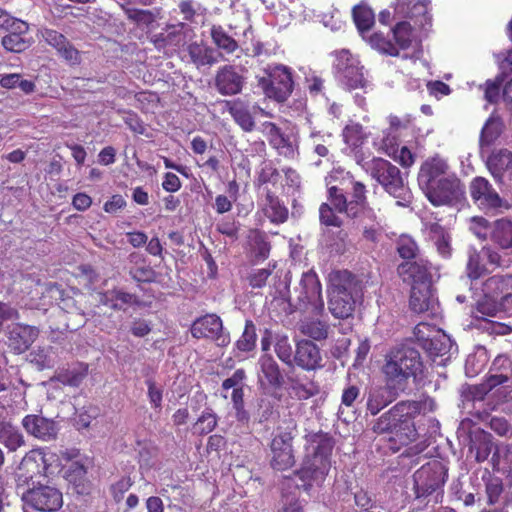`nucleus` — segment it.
Returning a JSON list of instances; mask_svg holds the SVG:
<instances>
[{
  "instance_id": "f257e3e1",
  "label": "nucleus",
  "mask_w": 512,
  "mask_h": 512,
  "mask_svg": "<svg viewBox=\"0 0 512 512\" xmlns=\"http://www.w3.org/2000/svg\"><path fill=\"white\" fill-rule=\"evenodd\" d=\"M435 406L434 400L429 397L420 401H401L377 420L374 431L389 433L390 449L396 452L417 439L414 418L434 411Z\"/></svg>"
},
{
  "instance_id": "f03ea898",
  "label": "nucleus",
  "mask_w": 512,
  "mask_h": 512,
  "mask_svg": "<svg viewBox=\"0 0 512 512\" xmlns=\"http://www.w3.org/2000/svg\"><path fill=\"white\" fill-rule=\"evenodd\" d=\"M418 184L435 206L450 205L464 195L459 178L451 171L447 160L439 155L430 157L422 163L418 173Z\"/></svg>"
},
{
  "instance_id": "7ed1b4c3",
  "label": "nucleus",
  "mask_w": 512,
  "mask_h": 512,
  "mask_svg": "<svg viewBox=\"0 0 512 512\" xmlns=\"http://www.w3.org/2000/svg\"><path fill=\"white\" fill-rule=\"evenodd\" d=\"M308 456L302 468L296 473L301 483L298 488L309 492L314 485H321L327 476L330 467V456L334 446L333 440L327 434H314L310 437Z\"/></svg>"
},
{
  "instance_id": "20e7f679",
  "label": "nucleus",
  "mask_w": 512,
  "mask_h": 512,
  "mask_svg": "<svg viewBox=\"0 0 512 512\" xmlns=\"http://www.w3.org/2000/svg\"><path fill=\"white\" fill-rule=\"evenodd\" d=\"M422 370L423 363L418 350L406 344L392 348L383 366L387 386L396 392L403 391L408 379H416Z\"/></svg>"
},
{
  "instance_id": "39448f33",
  "label": "nucleus",
  "mask_w": 512,
  "mask_h": 512,
  "mask_svg": "<svg viewBox=\"0 0 512 512\" xmlns=\"http://www.w3.org/2000/svg\"><path fill=\"white\" fill-rule=\"evenodd\" d=\"M355 160L387 193L397 199V205L405 207L410 204L411 192L398 167L383 158H366L359 152L355 154Z\"/></svg>"
},
{
  "instance_id": "423d86ee",
  "label": "nucleus",
  "mask_w": 512,
  "mask_h": 512,
  "mask_svg": "<svg viewBox=\"0 0 512 512\" xmlns=\"http://www.w3.org/2000/svg\"><path fill=\"white\" fill-rule=\"evenodd\" d=\"M393 40L386 37L383 33L375 32L368 39V44L374 50L381 54L409 58L407 53L401 54V51L415 49L418 47V38L415 30L407 21H400L392 28Z\"/></svg>"
},
{
  "instance_id": "0eeeda50",
  "label": "nucleus",
  "mask_w": 512,
  "mask_h": 512,
  "mask_svg": "<svg viewBox=\"0 0 512 512\" xmlns=\"http://www.w3.org/2000/svg\"><path fill=\"white\" fill-rule=\"evenodd\" d=\"M448 469L439 460H432L419 468L413 475L414 492L417 499H428L439 503L443 497V487Z\"/></svg>"
},
{
  "instance_id": "6e6552de",
  "label": "nucleus",
  "mask_w": 512,
  "mask_h": 512,
  "mask_svg": "<svg viewBox=\"0 0 512 512\" xmlns=\"http://www.w3.org/2000/svg\"><path fill=\"white\" fill-rule=\"evenodd\" d=\"M258 86L266 97L277 102H284L293 91L292 70L282 64L268 65L263 76H257Z\"/></svg>"
},
{
  "instance_id": "1a4fd4ad",
  "label": "nucleus",
  "mask_w": 512,
  "mask_h": 512,
  "mask_svg": "<svg viewBox=\"0 0 512 512\" xmlns=\"http://www.w3.org/2000/svg\"><path fill=\"white\" fill-rule=\"evenodd\" d=\"M291 299L296 308L304 312L318 315L324 311L322 287L314 271L302 274L298 285L293 289Z\"/></svg>"
},
{
  "instance_id": "9d476101",
  "label": "nucleus",
  "mask_w": 512,
  "mask_h": 512,
  "mask_svg": "<svg viewBox=\"0 0 512 512\" xmlns=\"http://www.w3.org/2000/svg\"><path fill=\"white\" fill-rule=\"evenodd\" d=\"M194 38V29L188 24L179 22L168 25L163 32L154 36L153 42L157 49H163L167 54L181 53L184 59L186 57L185 49Z\"/></svg>"
},
{
  "instance_id": "9b49d317",
  "label": "nucleus",
  "mask_w": 512,
  "mask_h": 512,
  "mask_svg": "<svg viewBox=\"0 0 512 512\" xmlns=\"http://www.w3.org/2000/svg\"><path fill=\"white\" fill-rule=\"evenodd\" d=\"M261 131L279 155L288 159L299 155V135L294 127L282 130L272 122H264Z\"/></svg>"
},
{
  "instance_id": "f8f14e48",
  "label": "nucleus",
  "mask_w": 512,
  "mask_h": 512,
  "mask_svg": "<svg viewBox=\"0 0 512 512\" xmlns=\"http://www.w3.org/2000/svg\"><path fill=\"white\" fill-rule=\"evenodd\" d=\"M25 505L40 512H55L63 505L62 493L55 487L39 485L27 490L22 495Z\"/></svg>"
},
{
  "instance_id": "ddd939ff",
  "label": "nucleus",
  "mask_w": 512,
  "mask_h": 512,
  "mask_svg": "<svg viewBox=\"0 0 512 512\" xmlns=\"http://www.w3.org/2000/svg\"><path fill=\"white\" fill-rule=\"evenodd\" d=\"M414 334L432 357L445 356L453 348V342L447 334L431 328L428 324L419 323L414 329Z\"/></svg>"
},
{
  "instance_id": "4468645a",
  "label": "nucleus",
  "mask_w": 512,
  "mask_h": 512,
  "mask_svg": "<svg viewBox=\"0 0 512 512\" xmlns=\"http://www.w3.org/2000/svg\"><path fill=\"white\" fill-rule=\"evenodd\" d=\"M470 196L476 206L484 211H492L506 207L505 201L484 177H475L469 185Z\"/></svg>"
},
{
  "instance_id": "2eb2a0df",
  "label": "nucleus",
  "mask_w": 512,
  "mask_h": 512,
  "mask_svg": "<svg viewBox=\"0 0 512 512\" xmlns=\"http://www.w3.org/2000/svg\"><path fill=\"white\" fill-rule=\"evenodd\" d=\"M191 334L194 338H207L216 342L218 346H227L230 336L223 331V323L216 314H206L197 318L191 326Z\"/></svg>"
},
{
  "instance_id": "dca6fc26",
  "label": "nucleus",
  "mask_w": 512,
  "mask_h": 512,
  "mask_svg": "<svg viewBox=\"0 0 512 512\" xmlns=\"http://www.w3.org/2000/svg\"><path fill=\"white\" fill-rule=\"evenodd\" d=\"M293 435L289 431H279L271 441V466L275 470L284 471L291 468L294 463L292 449Z\"/></svg>"
},
{
  "instance_id": "f3484780",
  "label": "nucleus",
  "mask_w": 512,
  "mask_h": 512,
  "mask_svg": "<svg viewBox=\"0 0 512 512\" xmlns=\"http://www.w3.org/2000/svg\"><path fill=\"white\" fill-rule=\"evenodd\" d=\"M486 167L496 183H512V151L507 148L494 149L486 160Z\"/></svg>"
},
{
  "instance_id": "a211bd4d",
  "label": "nucleus",
  "mask_w": 512,
  "mask_h": 512,
  "mask_svg": "<svg viewBox=\"0 0 512 512\" xmlns=\"http://www.w3.org/2000/svg\"><path fill=\"white\" fill-rule=\"evenodd\" d=\"M431 265L424 258L405 261L398 266V274L410 286H431Z\"/></svg>"
},
{
  "instance_id": "6ab92c4d",
  "label": "nucleus",
  "mask_w": 512,
  "mask_h": 512,
  "mask_svg": "<svg viewBox=\"0 0 512 512\" xmlns=\"http://www.w3.org/2000/svg\"><path fill=\"white\" fill-rule=\"evenodd\" d=\"M26 469L35 464L37 472L45 476L56 473L60 468L57 455L47 449H34L28 452L22 459L21 463Z\"/></svg>"
},
{
  "instance_id": "aec40b11",
  "label": "nucleus",
  "mask_w": 512,
  "mask_h": 512,
  "mask_svg": "<svg viewBox=\"0 0 512 512\" xmlns=\"http://www.w3.org/2000/svg\"><path fill=\"white\" fill-rule=\"evenodd\" d=\"M22 426L28 434L44 441L54 439L59 430L54 420L34 414L26 415Z\"/></svg>"
},
{
  "instance_id": "412c9836",
  "label": "nucleus",
  "mask_w": 512,
  "mask_h": 512,
  "mask_svg": "<svg viewBox=\"0 0 512 512\" xmlns=\"http://www.w3.org/2000/svg\"><path fill=\"white\" fill-rule=\"evenodd\" d=\"M243 85V76L233 66L225 65L216 73L215 87L221 95H236L242 91Z\"/></svg>"
},
{
  "instance_id": "4be33fe9",
  "label": "nucleus",
  "mask_w": 512,
  "mask_h": 512,
  "mask_svg": "<svg viewBox=\"0 0 512 512\" xmlns=\"http://www.w3.org/2000/svg\"><path fill=\"white\" fill-rule=\"evenodd\" d=\"M294 360L299 367L306 371L323 367V358L319 347L309 340H301L297 343Z\"/></svg>"
},
{
  "instance_id": "5701e85b",
  "label": "nucleus",
  "mask_w": 512,
  "mask_h": 512,
  "mask_svg": "<svg viewBox=\"0 0 512 512\" xmlns=\"http://www.w3.org/2000/svg\"><path fill=\"white\" fill-rule=\"evenodd\" d=\"M39 335L35 326L16 324L9 330V346L18 353L26 351Z\"/></svg>"
},
{
  "instance_id": "b1692460",
  "label": "nucleus",
  "mask_w": 512,
  "mask_h": 512,
  "mask_svg": "<svg viewBox=\"0 0 512 512\" xmlns=\"http://www.w3.org/2000/svg\"><path fill=\"white\" fill-rule=\"evenodd\" d=\"M492 435L484 430L475 429L470 433L469 453L477 462H484L493 448Z\"/></svg>"
},
{
  "instance_id": "393cba45",
  "label": "nucleus",
  "mask_w": 512,
  "mask_h": 512,
  "mask_svg": "<svg viewBox=\"0 0 512 512\" xmlns=\"http://www.w3.org/2000/svg\"><path fill=\"white\" fill-rule=\"evenodd\" d=\"M41 35L45 42L54 47L64 59L72 64L79 61L78 51L61 33L52 29H43Z\"/></svg>"
},
{
  "instance_id": "a878e982",
  "label": "nucleus",
  "mask_w": 512,
  "mask_h": 512,
  "mask_svg": "<svg viewBox=\"0 0 512 512\" xmlns=\"http://www.w3.org/2000/svg\"><path fill=\"white\" fill-rule=\"evenodd\" d=\"M0 442L12 452L25 444L19 429L6 419L5 408L2 406H0Z\"/></svg>"
},
{
  "instance_id": "bb28decb",
  "label": "nucleus",
  "mask_w": 512,
  "mask_h": 512,
  "mask_svg": "<svg viewBox=\"0 0 512 512\" xmlns=\"http://www.w3.org/2000/svg\"><path fill=\"white\" fill-rule=\"evenodd\" d=\"M13 31L2 38L3 47L10 52L20 53L30 46V41L25 37L28 31V24L24 21L14 22L10 27Z\"/></svg>"
},
{
  "instance_id": "cd10ccee",
  "label": "nucleus",
  "mask_w": 512,
  "mask_h": 512,
  "mask_svg": "<svg viewBox=\"0 0 512 512\" xmlns=\"http://www.w3.org/2000/svg\"><path fill=\"white\" fill-rule=\"evenodd\" d=\"M189 60L197 68L211 66L218 61L216 51L202 42H192L185 49Z\"/></svg>"
},
{
  "instance_id": "c85d7f7f",
  "label": "nucleus",
  "mask_w": 512,
  "mask_h": 512,
  "mask_svg": "<svg viewBox=\"0 0 512 512\" xmlns=\"http://www.w3.org/2000/svg\"><path fill=\"white\" fill-rule=\"evenodd\" d=\"M381 143L382 150L401 166L410 167L413 165L414 155L406 146L399 147L396 135L392 137L390 134L383 136Z\"/></svg>"
},
{
  "instance_id": "c756f323",
  "label": "nucleus",
  "mask_w": 512,
  "mask_h": 512,
  "mask_svg": "<svg viewBox=\"0 0 512 512\" xmlns=\"http://www.w3.org/2000/svg\"><path fill=\"white\" fill-rule=\"evenodd\" d=\"M489 239L501 249L512 248V221L502 218L492 222Z\"/></svg>"
},
{
  "instance_id": "7c9ffc66",
  "label": "nucleus",
  "mask_w": 512,
  "mask_h": 512,
  "mask_svg": "<svg viewBox=\"0 0 512 512\" xmlns=\"http://www.w3.org/2000/svg\"><path fill=\"white\" fill-rule=\"evenodd\" d=\"M355 288V280L350 272L337 270L329 274V295L354 294Z\"/></svg>"
},
{
  "instance_id": "2f4dec72",
  "label": "nucleus",
  "mask_w": 512,
  "mask_h": 512,
  "mask_svg": "<svg viewBox=\"0 0 512 512\" xmlns=\"http://www.w3.org/2000/svg\"><path fill=\"white\" fill-rule=\"evenodd\" d=\"M431 286H411L409 305L415 313H423L434 306Z\"/></svg>"
},
{
  "instance_id": "473e14b6",
  "label": "nucleus",
  "mask_w": 512,
  "mask_h": 512,
  "mask_svg": "<svg viewBox=\"0 0 512 512\" xmlns=\"http://www.w3.org/2000/svg\"><path fill=\"white\" fill-rule=\"evenodd\" d=\"M355 300L353 294L329 295V310L331 314L340 319H346L353 314Z\"/></svg>"
},
{
  "instance_id": "72a5a7b5",
  "label": "nucleus",
  "mask_w": 512,
  "mask_h": 512,
  "mask_svg": "<svg viewBox=\"0 0 512 512\" xmlns=\"http://www.w3.org/2000/svg\"><path fill=\"white\" fill-rule=\"evenodd\" d=\"M353 19L363 40L368 43L369 31L375 22L374 12L366 5H358L353 9Z\"/></svg>"
},
{
  "instance_id": "f704fd0d",
  "label": "nucleus",
  "mask_w": 512,
  "mask_h": 512,
  "mask_svg": "<svg viewBox=\"0 0 512 512\" xmlns=\"http://www.w3.org/2000/svg\"><path fill=\"white\" fill-rule=\"evenodd\" d=\"M336 76L339 81L349 89L366 88L367 86V81L363 74V67L360 66L359 60Z\"/></svg>"
},
{
  "instance_id": "c9c22d12",
  "label": "nucleus",
  "mask_w": 512,
  "mask_h": 512,
  "mask_svg": "<svg viewBox=\"0 0 512 512\" xmlns=\"http://www.w3.org/2000/svg\"><path fill=\"white\" fill-rule=\"evenodd\" d=\"M264 214L272 223H283L287 220L288 210L280 201V199L268 192L263 204Z\"/></svg>"
},
{
  "instance_id": "e433bc0d",
  "label": "nucleus",
  "mask_w": 512,
  "mask_h": 512,
  "mask_svg": "<svg viewBox=\"0 0 512 512\" xmlns=\"http://www.w3.org/2000/svg\"><path fill=\"white\" fill-rule=\"evenodd\" d=\"M262 376L260 381L263 382V378L267 381V384L272 387H280L282 384V375L276 361L269 355H264L259 360Z\"/></svg>"
},
{
  "instance_id": "4c0bfd02",
  "label": "nucleus",
  "mask_w": 512,
  "mask_h": 512,
  "mask_svg": "<svg viewBox=\"0 0 512 512\" xmlns=\"http://www.w3.org/2000/svg\"><path fill=\"white\" fill-rule=\"evenodd\" d=\"M88 367L85 364H77L73 367L60 370L54 379L63 385L78 387L87 376Z\"/></svg>"
},
{
  "instance_id": "58836bf2",
  "label": "nucleus",
  "mask_w": 512,
  "mask_h": 512,
  "mask_svg": "<svg viewBox=\"0 0 512 512\" xmlns=\"http://www.w3.org/2000/svg\"><path fill=\"white\" fill-rule=\"evenodd\" d=\"M210 36L217 49L222 53L232 54L239 48L236 40L220 25H213L210 28Z\"/></svg>"
},
{
  "instance_id": "ea45409f",
  "label": "nucleus",
  "mask_w": 512,
  "mask_h": 512,
  "mask_svg": "<svg viewBox=\"0 0 512 512\" xmlns=\"http://www.w3.org/2000/svg\"><path fill=\"white\" fill-rule=\"evenodd\" d=\"M392 401V396L386 388L374 387L371 388L367 398V410L372 414L376 415L384 407H386Z\"/></svg>"
},
{
  "instance_id": "a19ab883",
  "label": "nucleus",
  "mask_w": 512,
  "mask_h": 512,
  "mask_svg": "<svg viewBox=\"0 0 512 512\" xmlns=\"http://www.w3.org/2000/svg\"><path fill=\"white\" fill-rule=\"evenodd\" d=\"M512 362L506 355H498L492 363V371L495 372L491 376L492 385L505 383L512 377Z\"/></svg>"
},
{
  "instance_id": "79ce46f5",
  "label": "nucleus",
  "mask_w": 512,
  "mask_h": 512,
  "mask_svg": "<svg viewBox=\"0 0 512 512\" xmlns=\"http://www.w3.org/2000/svg\"><path fill=\"white\" fill-rule=\"evenodd\" d=\"M363 237L371 242H376L381 235L382 225L381 221L377 220V217L372 209L363 211Z\"/></svg>"
},
{
  "instance_id": "37998d69",
  "label": "nucleus",
  "mask_w": 512,
  "mask_h": 512,
  "mask_svg": "<svg viewBox=\"0 0 512 512\" xmlns=\"http://www.w3.org/2000/svg\"><path fill=\"white\" fill-rule=\"evenodd\" d=\"M429 234L439 254L444 258L449 257L451 255L450 236L444 228L437 223L431 224Z\"/></svg>"
},
{
  "instance_id": "c03bdc74",
  "label": "nucleus",
  "mask_w": 512,
  "mask_h": 512,
  "mask_svg": "<svg viewBox=\"0 0 512 512\" xmlns=\"http://www.w3.org/2000/svg\"><path fill=\"white\" fill-rule=\"evenodd\" d=\"M229 113L234 121L246 132L254 129L255 122L248 108L241 102H234L229 107Z\"/></svg>"
},
{
  "instance_id": "a18cd8bd",
  "label": "nucleus",
  "mask_w": 512,
  "mask_h": 512,
  "mask_svg": "<svg viewBox=\"0 0 512 512\" xmlns=\"http://www.w3.org/2000/svg\"><path fill=\"white\" fill-rule=\"evenodd\" d=\"M300 330L314 340H322L328 335V324L321 320L304 319L301 321Z\"/></svg>"
},
{
  "instance_id": "49530a36",
  "label": "nucleus",
  "mask_w": 512,
  "mask_h": 512,
  "mask_svg": "<svg viewBox=\"0 0 512 512\" xmlns=\"http://www.w3.org/2000/svg\"><path fill=\"white\" fill-rule=\"evenodd\" d=\"M389 128L384 131L383 136L396 135L397 142L401 137L407 136L413 129L411 119L409 117L399 118L397 116H389Z\"/></svg>"
},
{
  "instance_id": "de8ad7c7",
  "label": "nucleus",
  "mask_w": 512,
  "mask_h": 512,
  "mask_svg": "<svg viewBox=\"0 0 512 512\" xmlns=\"http://www.w3.org/2000/svg\"><path fill=\"white\" fill-rule=\"evenodd\" d=\"M249 245L258 260H264L269 256L270 245L264 233L252 230L248 236Z\"/></svg>"
},
{
  "instance_id": "09e8293b",
  "label": "nucleus",
  "mask_w": 512,
  "mask_h": 512,
  "mask_svg": "<svg viewBox=\"0 0 512 512\" xmlns=\"http://www.w3.org/2000/svg\"><path fill=\"white\" fill-rule=\"evenodd\" d=\"M29 358L39 370L51 368L55 364V353L52 347H39L29 354Z\"/></svg>"
},
{
  "instance_id": "8fccbe9b",
  "label": "nucleus",
  "mask_w": 512,
  "mask_h": 512,
  "mask_svg": "<svg viewBox=\"0 0 512 512\" xmlns=\"http://www.w3.org/2000/svg\"><path fill=\"white\" fill-rule=\"evenodd\" d=\"M330 201L335 207L336 211L342 213L345 212L350 217L357 216V210L354 207L353 202H347L345 196L339 193V190L335 186L329 188Z\"/></svg>"
},
{
  "instance_id": "3c124183",
  "label": "nucleus",
  "mask_w": 512,
  "mask_h": 512,
  "mask_svg": "<svg viewBox=\"0 0 512 512\" xmlns=\"http://www.w3.org/2000/svg\"><path fill=\"white\" fill-rule=\"evenodd\" d=\"M291 395L299 400H307L319 392V387L312 381L302 383L298 380H291L289 385Z\"/></svg>"
},
{
  "instance_id": "603ef678",
  "label": "nucleus",
  "mask_w": 512,
  "mask_h": 512,
  "mask_svg": "<svg viewBox=\"0 0 512 512\" xmlns=\"http://www.w3.org/2000/svg\"><path fill=\"white\" fill-rule=\"evenodd\" d=\"M502 132V123L498 117L491 116L485 123L480 137L481 145H490Z\"/></svg>"
},
{
  "instance_id": "864d4df0",
  "label": "nucleus",
  "mask_w": 512,
  "mask_h": 512,
  "mask_svg": "<svg viewBox=\"0 0 512 512\" xmlns=\"http://www.w3.org/2000/svg\"><path fill=\"white\" fill-rule=\"evenodd\" d=\"M235 345L239 352H250L255 348L256 328L252 321H246L244 331Z\"/></svg>"
},
{
  "instance_id": "5fc2aeb1",
  "label": "nucleus",
  "mask_w": 512,
  "mask_h": 512,
  "mask_svg": "<svg viewBox=\"0 0 512 512\" xmlns=\"http://www.w3.org/2000/svg\"><path fill=\"white\" fill-rule=\"evenodd\" d=\"M133 300V295L120 290H115L104 294L101 302L113 309H123L124 305L132 303Z\"/></svg>"
},
{
  "instance_id": "6e6d98bb",
  "label": "nucleus",
  "mask_w": 512,
  "mask_h": 512,
  "mask_svg": "<svg viewBox=\"0 0 512 512\" xmlns=\"http://www.w3.org/2000/svg\"><path fill=\"white\" fill-rule=\"evenodd\" d=\"M217 425V416L211 409H206L202 412L194 425L195 433L205 435L214 430Z\"/></svg>"
},
{
  "instance_id": "4d7b16f0",
  "label": "nucleus",
  "mask_w": 512,
  "mask_h": 512,
  "mask_svg": "<svg viewBox=\"0 0 512 512\" xmlns=\"http://www.w3.org/2000/svg\"><path fill=\"white\" fill-rule=\"evenodd\" d=\"M365 137L363 128L358 123L348 124L343 130V138L346 144L352 147H358L362 144Z\"/></svg>"
},
{
  "instance_id": "13d9d810",
  "label": "nucleus",
  "mask_w": 512,
  "mask_h": 512,
  "mask_svg": "<svg viewBox=\"0 0 512 512\" xmlns=\"http://www.w3.org/2000/svg\"><path fill=\"white\" fill-rule=\"evenodd\" d=\"M397 251L399 255L406 259L407 261H410L411 259H416L417 252H418V246L416 242L407 235H402L398 241H397Z\"/></svg>"
},
{
  "instance_id": "bf43d9fd",
  "label": "nucleus",
  "mask_w": 512,
  "mask_h": 512,
  "mask_svg": "<svg viewBox=\"0 0 512 512\" xmlns=\"http://www.w3.org/2000/svg\"><path fill=\"white\" fill-rule=\"evenodd\" d=\"M274 349L282 362L289 365L292 363L293 349L286 335L276 336Z\"/></svg>"
},
{
  "instance_id": "052dcab7",
  "label": "nucleus",
  "mask_w": 512,
  "mask_h": 512,
  "mask_svg": "<svg viewBox=\"0 0 512 512\" xmlns=\"http://www.w3.org/2000/svg\"><path fill=\"white\" fill-rule=\"evenodd\" d=\"M485 272V268L480 264V254L475 249L468 252L467 275L470 279H478Z\"/></svg>"
},
{
  "instance_id": "680f3d73",
  "label": "nucleus",
  "mask_w": 512,
  "mask_h": 512,
  "mask_svg": "<svg viewBox=\"0 0 512 512\" xmlns=\"http://www.w3.org/2000/svg\"><path fill=\"white\" fill-rule=\"evenodd\" d=\"M431 4V0H412L411 4V16L409 18H418L422 17L423 20L420 21L421 25L430 23V15H429V6Z\"/></svg>"
},
{
  "instance_id": "e2e57ef3",
  "label": "nucleus",
  "mask_w": 512,
  "mask_h": 512,
  "mask_svg": "<svg viewBox=\"0 0 512 512\" xmlns=\"http://www.w3.org/2000/svg\"><path fill=\"white\" fill-rule=\"evenodd\" d=\"M356 61H358V58L353 56L349 50L343 49L335 52L334 69L336 75L345 71V69L356 63Z\"/></svg>"
},
{
  "instance_id": "0e129e2a",
  "label": "nucleus",
  "mask_w": 512,
  "mask_h": 512,
  "mask_svg": "<svg viewBox=\"0 0 512 512\" xmlns=\"http://www.w3.org/2000/svg\"><path fill=\"white\" fill-rule=\"evenodd\" d=\"M490 225V222L480 216L470 219V230L479 239L485 240L489 238Z\"/></svg>"
},
{
  "instance_id": "69168bd1",
  "label": "nucleus",
  "mask_w": 512,
  "mask_h": 512,
  "mask_svg": "<svg viewBox=\"0 0 512 512\" xmlns=\"http://www.w3.org/2000/svg\"><path fill=\"white\" fill-rule=\"evenodd\" d=\"M366 187L363 183L354 181L352 182V198L351 202L354 203V207L357 210V214L360 210H366L364 208L366 202Z\"/></svg>"
},
{
  "instance_id": "338daca9",
  "label": "nucleus",
  "mask_w": 512,
  "mask_h": 512,
  "mask_svg": "<svg viewBox=\"0 0 512 512\" xmlns=\"http://www.w3.org/2000/svg\"><path fill=\"white\" fill-rule=\"evenodd\" d=\"M245 379V372L242 369L236 370L233 375L227 379H225L222 383V396L224 398H227V392L228 390L232 389H238L239 387L243 386V381Z\"/></svg>"
},
{
  "instance_id": "774afa93",
  "label": "nucleus",
  "mask_w": 512,
  "mask_h": 512,
  "mask_svg": "<svg viewBox=\"0 0 512 512\" xmlns=\"http://www.w3.org/2000/svg\"><path fill=\"white\" fill-rule=\"evenodd\" d=\"M125 12L129 19L138 24L149 25L154 21V14L149 10L128 8Z\"/></svg>"
}]
</instances>
